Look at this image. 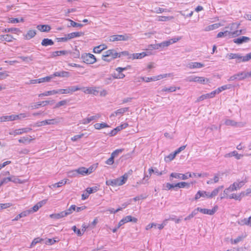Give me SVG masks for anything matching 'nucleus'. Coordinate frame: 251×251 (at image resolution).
<instances>
[{"instance_id": "nucleus-1", "label": "nucleus", "mask_w": 251, "mask_h": 251, "mask_svg": "<svg viewBox=\"0 0 251 251\" xmlns=\"http://www.w3.org/2000/svg\"><path fill=\"white\" fill-rule=\"evenodd\" d=\"M227 55L229 59H236L237 63H240L241 62H247L251 59V52L246 54L245 56H242L239 53H229Z\"/></svg>"}, {"instance_id": "nucleus-2", "label": "nucleus", "mask_w": 251, "mask_h": 251, "mask_svg": "<svg viewBox=\"0 0 251 251\" xmlns=\"http://www.w3.org/2000/svg\"><path fill=\"white\" fill-rule=\"evenodd\" d=\"M242 33L241 30H237L233 32L226 30L223 32H220L217 35V38H221L223 37L228 36L229 37H233L236 36H238Z\"/></svg>"}, {"instance_id": "nucleus-3", "label": "nucleus", "mask_w": 251, "mask_h": 251, "mask_svg": "<svg viewBox=\"0 0 251 251\" xmlns=\"http://www.w3.org/2000/svg\"><path fill=\"white\" fill-rule=\"evenodd\" d=\"M131 39L130 35L125 34L124 35H113L109 37V41H126Z\"/></svg>"}, {"instance_id": "nucleus-4", "label": "nucleus", "mask_w": 251, "mask_h": 251, "mask_svg": "<svg viewBox=\"0 0 251 251\" xmlns=\"http://www.w3.org/2000/svg\"><path fill=\"white\" fill-rule=\"evenodd\" d=\"M81 58L83 61L87 64H92L95 63L97 61L95 56L91 53H84L81 55Z\"/></svg>"}, {"instance_id": "nucleus-5", "label": "nucleus", "mask_w": 251, "mask_h": 251, "mask_svg": "<svg viewBox=\"0 0 251 251\" xmlns=\"http://www.w3.org/2000/svg\"><path fill=\"white\" fill-rule=\"evenodd\" d=\"M186 80L189 82H197L201 84H205L208 81V79L204 77L197 76H190L186 78Z\"/></svg>"}, {"instance_id": "nucleus-6", "label": "nucleus", "mask_w": 251, "mask_h": 251, "mask_svg": "<svg viewBox=\"0 0 251 251\" xmlns=\"http://www.w3.org/2000/svg\"><path fill=\"white\" fill-rule=\"evenodd\" d=\"M55 76H63V72H55L53 75L38 79V83L49 82Z\"/></svg>"}, {"instance_id": "nucleus-7", "label": "nucleus", "mask_w": 251, "mask_h": 251, "mask_svg": "<svg viewBox=\"0 0 251 251\" xmlns=\"http://www.w3.org/2000/svg\"><path fill=\"white\" fill-rule=\"evenodd\" d=\"M248 77V74L245 72L238 73L231 76L228 79V81H233L235 80H241Z\"/></svg>"}, {"instance_id": "nucleus-8", "label": "nucleus", "mask_w": 251, "mask_h": 251, "mask_svg": "<svg viewBox=\"0 0 251 251\" xmlns=\"http://www.w3.org/2000/svg\"><path fill=\"white\" fill-rule=\"evenodd\" d=\"M246 182H247V180L246 178H245L244 180L242 181H238L237 182H234L232 184L230 185V187L231 189V191H236L240 189L245 185Z\"/></svg>"}, {"instance_id": "nucleus-9", "label": "nucleus", "mask_w": 251, "mask_h": 251, "mask_svg": "<svg viewBox=\"0 0 251 251\" xmlns=\"http://www.w3.org/2000/svg\"><path fill=\"white\" fill-rule=\"evenodd\" d=\"M170 176L172 177L180 178L183 180H185L188 178L189 177H192V176L191 175V173H187L185 174H182L177 173H172L171 174Z\"/></svg>"}, {"instance_id": "nucleus-10", "label": "nucleus", "mask_w": 251, "mask_h": 251, "mask_svg": "<svg viewBox=\"0 0 251 251\" xmlns=\"http://www.w3.org/2000/svg\"><path fill=\"white\" fill-rule=\"evenodd\" d=\"M65 23V25H67V27H79L81 28L83 26V25L81 24H79L76 23L71 20L69 19H65L64 20V23Z\"/></svg>"}, {"instance_id": "nucleus-11", "label": "nucleus", "mask_w": 251, "mask_h": 251, "mask_svg": "<svg viewBox=\"0 0 251 251\" xmlns=\"http://www.w3.org/2000/svg\"><path fill=\"white\" fill-rule=\"evenodd\" d=\"M104 54V58L105 57H111V59H115L118 58V52L115 50H109L104 51L103 53Z\"/></svg>"}, {"instance_id": "nucleus-12", "label": "nucleus", "mask_w": 251, "mask_h": 251, "mask_svg": "<svg viewBox=\"0 0 251 251\" xmlns=\"http://www.w3.org/2000/svg\"><path fill=\"white\" fill-rule=\"evenodd\" d=\"M83 35L84 33L82 32H74L67 34L65 35V37H64V42L74 38L75 37L83 36Z\"/></svg>"}, {"instance_id": "nucleus-13", "label": "nucleus", "mask_w": 251, "mask_h": 251, "mask_svg": "<svg viewBox=\"0 0 251 251\" xmlns=\"http://www.w3.org/2000/svg\"><path fill=\"white\" fill-rule=\"evenodd\" d=\"M129 111V107H124L120 108L113 113H111L110 115V118H112L113 117H116L118 116L123 115L125 112H128Z\"/></svg>"}, {"instance_id": "nucleus-14", "label": "nucleus", "mask_w": 251, "mask_h": 251, "mask_svg": "<svg viewBox=\"0 0 251 251\" xmlns=\"http://www.w3.org/2000/svg\"><path fill=\"white\" fill-rule=\"evenodd\" d=\"M59 122L57 119H52L49 120H46L37 123L38 126H43L47 125H53Z\"/></svg>"}, {"instance_id": "nucleus-15", "label": "nucleus", "mask_w": 251, "mask_h": 251, "mask_svg": "<svg viewBox=\"0 0 251 251\" xmlns=\"http://www.w3.org/2000/svg\"><path fill=\"white\" fill-rule=\"evenodd\" d=\"M127 69V67L122 68L118 67L116 69V71L118 72V74L116 75L115 74L113 75V77L116 79H122L125 77V75L122 73V72Z\"/></svg>"}, {"instance_id": "nucleus-16", "label": "nucleus", "mask_w": 251, "mask_h": 251, "mask_svg": "<svg viewBox=\"0 0 251 251\" xmlns=\"http://www.w3.org/2000/svg\"><path fill=\"white\" fill-rule=\"evenodd\" d=\"M209 195H210L209 192L204 191H199L195 195V200H197L201 197L211 198Z\"/></svg>"}, {"instance_id": "nucleus-17", "label": "nucleus", "mask_w": 251, "mask_h": 251, "mask_svg": "<svg viewBox=\"0 0 251 251\" xmlns=\"http://www.w3.org/2000/svg\"><path fill=\"white\" fill-rule=\"evenodd\" d=\"M99 88L97 87H86L83 88V91L86 94H93L94 95H97L99 94L98 90Z\"/></svg>"}, {"instance_id": "nucleus-18", "label": "nucleus", "mask_w": 251, "mask_h": 251, "mask_svg": "<svg viewBox=\"0 0 251 251\" xmlns=\"http://www.w3.org/2000/svg\"><path fill=\"white\" fill-rule=\"evenodd\" d=\"M121 182H123L122 180H120V178H118L116 179L107 180L106 184L107 185H111L112 186H121L122 185V183H121Z\"/></svg>"}, {"instance_id": "nucleus-19", "label": "nucleus", "mask_w": 251, "mask_h": 251, "mask_svg": "<svg viewBox=\"0 0 251 251\" xmlns=\"http://www.w3.org/2000/svg\"><path fill=\"white\" fill-rule=\"evenodd\" d=\"M100 117V115L99 114L95 116H92L90 117L83 119L80 121V123L84 125H86L90 123L91 121L93 120H95L97 119H99Z\"/></svg>"}, {"instance_id": "nucleus-20", "label": "nucleus", "mask_w": 251, "mask_h": 251, "mask_svg": "<svg viewBox=\"0 0 251 251\" xmlns=\"http://www.w3.org/2000/svg\"><path fill=\"white\" fill-rule=\"evenodd\" d=\"M250 41V38L246 36H241L237 38L234 39L233 41L234 43L240 45L243 43H246Z\"/></svg>"}, {"instance_id": "nucleus-21", "label": "nucleus", "mask_w": 251, "mask_h": 251, "mask_svg": "<svg viewBox=\"0 0 251 251\" xmlns=\"http://www.w3.org/2000/svg\"><path fill=\"white\" fill-rule=\"evenodd\" d=\"M218 209V207L217 206H215L213 209H208L206 208H201L200 207V212L204 214H208L209 215H213L216 211H217Z\"/></svg>"}, {"instance_id": "nucleus-22", "label": "nucleus", "mask_w": 251, "mask_h": 251, "mask_svg": "<svg viewBox=\"0 0 251 251\" xmlns=\"http://www.w3.org/2000/svg\"><path fill=\"white\" fill-rule=\"evenodd\" d=\"M31 130L30 128H23L21 129H16L13 132H10V134L17 135L22 134L23 133H27Z\"/></svg>"}, {"instance_id": "nucleus-23", "label": "nucleus", "mask_w": 251, "mask_h": 251, "mask_svg": "<svg viewBox=\"0 0 251 251\" xmlns=\"http://www.w3.org/2000/svg\"><path fill=\"white\" fill-rule=\"evenodd\" d=\"M46 202V200H43L38 202L36 204L33 206L30 209L27 211H30V213L36 212L38 210L39 208L41 207L43 204H45Z\"/></svg>"}, {"instance_id": "nucleus-24", "label": "nucleus", "mask_w": 251, "mask_h": 251, "mask_svg": "<svg viewBox=\"0 0 251 251\" xmlns=\"http://www.w3.org/2000/svg\"><path fill=\"white\" fill-rule=\"evenodd\" d=\"M36 28L41 32H48L51 30V27L48 25H39Z\"/></svg>"}, {"instance_id": "nucleus-25", "label": "nucleus", "mask_w": 251, "mask_h": 251, "mask_svg": "<svg viewBox=\"0 0 251 251\" xmlns=\"http://www.w3.org/2000/svg\"><path fill=\"white\" fill-rule=\"evenodd\" d=\"M81 88L78 86H70L66 89H64V94H72L73 92L80 90Z\"/></svg>"}, {"instance_id": "nucleus-26", "label": "nucleus", "mask_w": 251, "mask_h": 251, "mask_svg": "<svg viewBox=\"0 0 251 251\" xmlns=\"http://www.w3.org/2000/svg\"><path fill=\"white\" fill-rule=\"evenodd\" d=\"M204 66V65L200 62H191L187 65V67L190 69L201 68Z\"/></svg>"}, {"instance_id": "nucleus-27", "label": "nucleus", "mask_w": 251, "mask_h": 251, "mask_svg": "<svg viewBox=\"0 0 251 251\" xmlns=\"http://www.w3.org/2000/svg\"><path fill=\"white\" fill-rule=\"evenodd\" d=\"M147 55L146 53L144 52L140 53H133L130 55L128 58L135 59H141Z\"/></svg>"}, {"instance_id": "nucleus-28", "label": "nucleus", "mask_w": 251, "mask_h": 251, "mask_svg": "<svg viewBox=\"0 0 251 251\" xmlns=\"http://www.w3.org/2000/svg\"><path fill=\"white\" fill-rule=\"evenodd\" d=\"M164 76L162 75H159L156 76H153L151 77H143V80L146 82H150L151 81H155L163 78Z\"/></svg>"}, {"instance_id": "nucleus-29", "label": "nucleus", "mask_w": 251, "mask_h": 251, "mask_svg": "<svg viewBox=\"0 0 251 251\" xmlns=\"http://www.w3.org/2000/svg\"><path fill=\"white\" fill-rule=\"evenodd\" d=\"M30 214V211H24L20 214L16 216V217L12 220L13 221H18L19 219L26 217Z\"/></svg>"}, {"instance_id": "nucleus-30", "label": "nucleus", "mask_w": 251, "mask_h": 251, "mask_svg": "<svg viewBox=\"0 0 251 251\" xmlns=\"http://www.w3.org/2000/svg\"><path fill=\"white\" fill-rule=\"evenodd\" d=\"M86 168L82 167L74 170V173L77 174V175H81L82 176H86Z\"/></svg>"}, {"instance_id": "nucleus-31", "label": "nucleus", "mask_w": 251, "mask_h": 251, "mask_svg": "<svg viewBox=\"0 0 251 251\" xmlns=\"http://www.w3.org/2000/svg\"><path fill=\"white\" fill-rule=\"evenodd\" d=\"M36 34V31L35 30H29L27 31L26 35L25 36V39L29 40L33 38Z\"/></svg>"}, {"instance_id": "nucleus-32", "label": "nucleus", "mask_w": 251, "mask_h": 251, "mask_svg": "<svg viewBox=\"0 0 251 251\" xmlns=\"http://www.w3.org/2000/svg\"><path fill=\"white\" fill-rule=\"evenodd\" d=\"M107 46L105 45L102 44L95 47L93 49V52L96 53H99L102 50L106 49Z\"/></svg>"}, {"instance_id": "nucleus-33", "label": "nucleus", "mask_w": 251, "mask_h": 251, "mask_svg": "<svg viewBox=\"0 0 251 251\" xmlns=\"http://www.w3.org/2000/svg\"><path fill=\"white\" fill-rule=\"evenodd\" d=\"M53 44H54L53 41L51 39H48V38H44L41 42L42 46H44V47H47L48 46H52Z\"/></svg>"}, {"instance_id": "nucleus-34", "label": "nucleus", "mask_w": 251, "mask_h": 251, "mask_svg": "<svg viewBox=\"0 0 251 251\" xmlns=\"http://www.w3.org/2000/svg\"><path fill=\"white\" fill-rule=\"evenodd\" d=\"M13 38L12 36L9 34L0 35V40L5 41L7 42H11Z\"/></svg>"}, {"instance_id": "nucleus-35", "label": "nucleus", "mask_w": 251, "mask_h": 251, "mask_svg": "<svg viewBox=\"0 0 251 251\" xmlns=\"http://www.w3.org/2000/svg\"><path fill=\"white\" fill-rule=\"evenodd\" d=\"M224 188V186L223 185H222V186H219L218 187H217V188H215V189H214L212 192L210 194V195H209L210 197H211V198H212L213 197L217 196L218 194V193L219 192V191L220 190H221L223 188Z\"/></svg>"}, {"instance_id": "nucleus-36", "label": "nucleus", "mask_w": 251, "mask_h": 251, "mask_svg": "<svg viewBox=\"0 0 251 251\" xmlns=\"http://www.w3.org/2000/svg\"><path fill=\"white\" fill-rule=\"evenodd\" d=\"M122 220L124 221V223H126L128 222L136 223L137 221V219L136 218L132 217L131 216H127L123 218Z\"/></svg>"}, {"instance_id": "nucleus-37", "label": "nucleus", "mask_w": 251, "mask_h": 251, "mask_svg": "<svg viewBox=\"0 0 251 251\" xmlns=\"http://www.w3.org/2000/svg\"><path fill=\"white\" fill-rule=\"evenodd\" d=\"M175 186H176V189H175V190H177V188H182L184 187H189L190 186V184L187 182H178L176 184H175Z\"/></svg>"}, {"instance_id": "nucleus-38", "label": "nucleus", "mask_w": 251, "mask_h": 251, "mask_svg": "<svg viewBox=\"0 0 251 251\" xmlns=\"http://www.w3.org/2000/svg\"><path fill=\"white\" fill-rule=\"evenodd\" d=\"M225 124L227 126H240V123H236L234 121L229 120V119L226 120V121Z\"/></svg>"}, {"instance_id": "nucleus-39", "label": "nucleus", "mask_w": 251, "mask_h": 251, "mask_svg": "<svg viewBox=\"0 0 251 251\" xmlns=\"http://www.w3.org/2000/svg\"><path fill=\"white\" fill-rule=\"evenodd\" d=\"M0 120L1 122L12 121H14V118L13 117V115L9 116H4L1 117L0 118Z\"/></svg>"}, {"instance_id": "nucleus-40", "label": "nucleus", "mask_w": 251, "mask_h": 251, "mask_svg": "<svg viewBox=\"0 0 251 251\" xmlns=\"http://www.w3.org/2000/svg\"><path fill=\"white\" fill-rule=\"evenodd\" d=\"M94 127L97 129H100L104 127H109V125L107 124L102 123H97L94 125Z\"/></svg>"}, {"instance_id": "nucleus-41", "label": "nucleus", "mask_w": 251, "mask_h": 251, "mask_svg": "<svg viewBox=\"0 0 251 251\" xmlns=\"http://www.w3.org/2000/svg\"><path fill=\"white\" fill-rule=\"evenodd\" d=\"M97 168V164H94L91 165L88 168H86V175H88L93 173Z\"/></svg>"}, {"instance_id": "nucleus-42", "label": "nucleus", "mask_w": 251, "mask_h": 251, "mask_svg": "<svg viewBox=\"0 0 251 251\" xmlns=\"http://www.w3.org/2000/svg\"><path fill=\"white\" fill-rule=\"evenodd\" d=\"M230 192H232V191H231V189L230 186L228 188H226V189H225V190L224 191L223 196L221 197V199L222 200V199H224L225 198H228V196L229 195V193Z\"/></svg>"}, {"instance_id": "nucleus-43", "label": "nucleus", "mask_w": 251, "mask_h": 251, "mask_svg": "<svg viewBox=\"0 0 251 251\" xmlns=\"http://www.w3.org/2000/svg\"><path fill=\"white\" fill-rule=\"evenodd\" d=\"M220 25H221L220 24H218V23L214 24H213V25H210L207 26L205 28V30L206 31L212 30H213V29L218 28Z\"/></svg>"}, {"instance_id": "nucleus-44", "label": "nucleus", "mask_w": 251, "mask_h": 251, "mask_svg": "<svg viewBox=\"0 0 251 251\" xmlns=\"http://www.w3.org/2000/svg\"><path fill=\"white\" fill-rule=\"evenodd\" d=\"M44 239H43L42 238H40L39 237L36 238L32 241V242L30 245V247L31 248V247L34 246L36 244H37L38 243H44Z\"/></svg>"}, {"instance_id": "nucleus-45", "label": "nucleus", "mask_w": 251, "mask_h": 251, "mask_svg": "<svg viewBox=\"0 0 251 251\" xmlns=\"http://www.w3.org/2000/svg\"><path fill=\"white\" fill-rule=\"evenodd\" d=\"M176 154L174 152V153H170L168 156L165 157L166 162H170L173 160L176 157Z\"/></svg>"}, {"instance_id": "nucleus-46", "label": "nucleus", "mask_w": 251, "mask_h": 251, "mask_svg": "<svg viewBox=\"0 0 251 251\" xmlns=\"http://www.w3.org/2000/svg\"><path fill=\"white\" fill-rule=\"evenodd\" d=\"M174 17L173 16H159L158 17L157 21L160 22L170 21L173 19Z\"/></svg>"}, {"instance_id": "nucleus-47", "label": "nucleus", "mask_w": 251, "mask_h": 251, "mask_svg": "<svg viewBox=\"0 0 251 251\" xmlns=\"http://www.w3.org/2000/svg\"><path fill=\"white\" fill-rule=\"evenodd\" d=\"M24 19L23 18H21L20 19H19L18 18H11L9 19V23H12V24H15V23H18L19 22H24Z\"/></svg>"}, {"instance_id": "nucleus-48", "label": "nucleus", "mask_w": 251, "mask_h": 251, "mask_svg": "<svg viewBox=\"0 0 251 251\" xmlns=\"http://www.w3.org/2000/svg\"><path fill=\"white\" fill-rule=\"evenodd\" d=\"M170 45L171 42L170 41H165L158 44V46L159 47V49H163L165 47H168Z\"/></svg>"}, {"instance_id": "nucleus-49", "label": "nucleus", "mask_w": 251, "mask_h": 251, "mask_svg": "<svg viewBox=\"0 0 251 251\" xmlns=\"http://www.w3.org/2000/svg\"><path fill=\"white\" fill-rule=\"evenodd\" d=\"M231 85L230 84L225 85L221 87H219L217 89V92L219 93H220L224 90H225L226 89H229L230 88H231Z\"/></svg>"}, {"instance_id": "nucleus-50", "label": "nucleus", "mask_w": 251, "mask_h": 251, "mask_svg": "<svg viewBox=\"0 0 251 251\" xmlns=\"http://www.w3.org/2000/svg\"><path fill=\"white\" fill-rule=\"evenodd\" d=\"M242 197V195H241V193L238 195H237L235 194H231V195H229V196H228L229 199H235V200H238L239 201H241Z\"/></svg>"}, {"instance_id": "nucleus-51", "label": "nucleus", "mask_w": 251, "mask_h": 251, "mask_svg": "<svg viewBox=\"0 0 251 251\" xmlns=\"http://www.w3.org/2000/svg\"><path fill=\"white\" fill-rule=\"evenodd\" d=\"M176 87L175 86H171L169 88L164 87L162 89V92H173L176 91Z\"/></svg>"}, {"instance_id": "nucleus-52", "label": "nucleus", "mask_w": 251, "mask_h": 251, "mask_svg": "<svg viewBox=\"0 0 251 251\" xmlns=\"http://www.w3.org/2000/svg\"><path fill=\"white\" fill-rule=\"evenodd\" d=\"M76 206L75 205H72L70 208L67 209L65 212V215H68L73 212L74 211H75Z\"/></svg>"}, {"instance_id": "nucleus-53", "label": "nucleus", "mask_w": 251, "mask_h": 251, "mask_svg": "<svg viewBox=\"0 0 251 251\" xmlns=\"http://www.w3.org/2000/svg\"><path fill=\"white\" fill-rule=\"evenodd\" d=\"M98 191L97 187H88L86 189L87 193L89 195L96 192Z\"/></svg>"}, {"instance_id": "nucleus-54", "label": "nucleus", "mask_w": 251, "mask_h": 251, "mask_svg": "<svg viewBox=\"0 0 251 251\" xmlns=\"http://www.w3.org/2000/svg\"><path fill=\"white\" fill-rule=\"evenodd\" d=\"M164 189L165 190H171L172 188L176 189V186L175 184H171L167 183L166 184L163 185Z\"/></svg>"}, {"instance_id": "nucleus-55", "label": "nucleus", "mask_w": 251, "mask_h": 251, "mask_svg": "<svg viewBox=\"0 0 251 251\" xmlns=\"http://www.w3.org/2000/svg\"><path fill=\"white\" fill-rule=\"evenodd\" d=\"M20 30L19 28H4L2 30V32H15L16 31H19Z\"/></svg>"}, {"instance_id": "nucleus-56", "label": "nucleus", "mask_w": 251, "mask_h": 251, "mask_svg": "<svg viewBox=\"0 0 251 251\" xmlns=\"http://www.w3.org/2000/svg\"><path fill=\"white\" fill-rule=\"evenodd\" d=\"M120 128L119 126L112 130L109 133L110 136H115L119 131H120Z\"/></svg>"}, {"instance_id": "nucleus-57", "label": "nucleus", "mask_w": 251, "mask_h": 251, "mask_svg": "<svg viewBox=\"0 0 251 251\" xmlns=\"http://www.w3.org/2000/svg\"><path fill=\"white\" fill-rule=\"evenodd\" d=\"M32 139H29L28 137H23L21 138L18 141L20 143H29Z\"/></svg>"}, {"instance_id": "nucleus-58", "label": "nucleus", "mask_w": 251, "mask_h": 251, "mask_svg": "<svg viewBox=\"0 0 251 251\" xmlns=\"http://www.w3.org/2000/svg\"><path fill=\"white\" fill-rule=\"evenodd\" d=\"M123 151V149L116 150L111 153V155L115 158L117 157L120 153H121Z\"/></svg>"}, {"instance_id": "nucleus-59", "label": "nucleus", "mask_w": 251, "mask_h": 251, "mask_svg": "<svg viewBox=\"0 0 251 251\" xmlns=\"http://www.w3.org/2000/svg\"><path fill=\"white\" fill-rule=\"evenodd\" d=\"M63 183L62 180H61L58 183H55L50 186V188L52 190H54L56 188H58L61 187L62 186V184Z\"/></svg>"}, {"instance_id": "nucleus-60", "label": "nucleus", "mask_w": 251, "mask_h": 251, "mask_svg": "<svg viewBox=\"0 0 251 251\" xmlns=\"http://www.w3.org/2000/svg\"><path fill=\"white\" fill-rule=\"evenodd\" d=\"M26 117V115L25 113H21L19 115H13V117L14 118V120H16L18 119H21L22 118H24Z\"/></svg>"}, {"instance_id": "nucleus-61", "label": "nucleus", "mask_w": 251, "mask_h": 251, "mask_svg": "<svg viewBox=\"0 0 251 251\" xmlns=\"http://www.w3.org/2000/svg\"><path fill=\"white\" fill-rule=\"evenodd\" d=\"M50 217L52 219H58L63 217L62 212L57 214H53L50 215Z\"/></svg>"}, {"instance_id": "nucleus-62", "label": "nucleus", "mask_w": 251, "mask_h": 251, "mask_svg": "<svg viewBox=\"0 0 251 251\" xmlns=\"http://www.w3.org/2000/svg\"><path fill=\"white\" fill-rule=\"evenodd\" d=\"M72 56L75 58H78L80 56V53L78 50L75 49L74 51L71 53Z\"/></svg>"}, {"instance_id": "nucleus-63", "label": "nucleus", "mask_w": 251, "mask_h": 251, "mask_svg": "<svg viewBox=\"0 0 251 251\" xmlns=\"http://www.w3.org/2000/svg\"><path fill=\"white\" fill-rule=\"evenodd\" d=\"M72 229H73V230H74V231L75 232V233L77 234V235L78 236H81V235L83 234V233H84V231H83V232H82L80 231V229H77L76 227L75 226H73L72 227Z\"/></svg>"}, {"instance_id": "nucleus-64", "label": "nucleus", "mask_w": 251, "mask_h": 251, "mask_svg": "<svg viewBox=\"0 0 251 251\" xmlns=\"http://www.w3.org/2000/svg\"><path fill=\"white\" fill-rule=\"evenodd\" d=\"M84 135V134L83 133L75 135L74 136H73V137L71 138V140L73 141H76L78 139H79L81 138L82 137H83Z\"/></svg>"}]
</instances>
